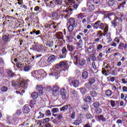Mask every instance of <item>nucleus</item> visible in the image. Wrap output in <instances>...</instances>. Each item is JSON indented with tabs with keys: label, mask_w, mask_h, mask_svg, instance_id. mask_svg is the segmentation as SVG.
Masks as SVG:
<instances>
[{
	"label": "nucleus",
	"mask_w": 127,
	"mask_h": 127,
	"mask_svg": "<svg viewBox=\"0 0 127 127\" xmlns=\"http://www.w3.org/2000/svg\"><path fill=\"white\" fill-rule=\"evenodd\" d=\"M87 6L89 11H94L95 10V5L94 4H91V2L89 1H87Z\"/></svg>",
	"instance_id": "15"
},
{
	"label": "nucleus",
	"mask_w": 127,
	"mask_h": 127,
	"mask_svg": "<svg viewBox=\"0 0 127 127\" xmlns=\"http://www.w3.org/2000/svg\"><path fill=\"white\" fill-rule=\"evenodd\" d=\"M57 119H58V120H62V119H63V115L62 114H59L58 115Z\"/></svg>",
	"instance_id": "62"
},
{
	"label": "nucleus",
	"mask_w": 127,
	"mask_h": 127,
	"mask_svg": "<svg viewBox=\"0 0 127 127\" xmlns=\"http://www.w3.org/2000/svg\"><path fill=\"white\" fill-rule=\"evenodd\" d=\"M90 94L93 98H94L95 97H97V95H98V93L96 91H90Z\"/></svg>",
	"instance_id": "37"
},
{
	"label": "nucleus",
	"mask_w": 127,
	"mask_h": 127,
	"mask_svg": "<svg viewBox=\"0 0 127 127\" xmlns=\"http://www.w3.org/2000/svg\"><path fill=\"white\" fill-rule=\"evenodd\" d=\"M103 35H104V34L102 33V31H97L96 36L97 38L95 39L94 41H95V42H100V40L102 39Z\"/></svg>",
	"instance_id": "10"
},
{
	"label": "nucleus",
	"mask_w": 127,
	"mask_h": 127,
	"mask_svg": "<svg viewBox=\"0 0 127 127\" xmlns=\"http://www.w3.org/2000/svg\"><path fill=\"white\" fill-rule=\"evenodd\" d=\"M106 40L107 41V43H111L112 42V38H111V34L110 33H108L106 35Z\"/></svg>",
	"instance_id": "26"
},
{
	"label": "nucleus",
	"mask_w": 127,
	"mask_h": 127,
	"mask_svg": "<svg viewBox=\"0 0 127 127\" xmlns=\"http://www.w3.org/2000/svg\"><path fill=\"white\" fill-rule=\"evenodd\" d=\"M77 7H78V4H73L71 6H69V7L67 8L66 9H69L71 10H70L69 12H67V14H69V13L71 14V13H72V11L73 10V9H74V8L75 9H77Z\"/></svg>",
	"instance_id": "18"
},
{
	"label": "nucleus",
	"mask_w": 127,
	"mask_h": 127,
	"mask_svg": "<svg viewBox=\"0 0 127 127\" xmlns=\"http://www.w3.org/2000/svg\"><path fill=\"white\" fill-rule=\"evenodd\" d=\"M125 4H126V1H124L122 3L120 4L118 7V8L120 9L121 7H124Z\"/></svg>",
	"instance_id": "59"
},
{
	"label": "nucleus",
	"mask_w": 127,
	"mask_h": 127,
	"mask_svg": "<svg viewBox=\"0 0 127 127\" xmlns=\"http://www.w3.org/2000/svg\"><path fill=\"white\" fill-rule=\"evenodd\" d=\"M95 112L96 114H100L102 113V109L100 108H97V109H95Z\"/></svg>",
	"instance_id": "46"
},
{
	"label": "nucleus",
	"mask_w": 127,
	"mask_h": 127,
	"mask_svg": "<svg viewBox=\"0 0 127 127\" xmlns=\"http://www.w3.org/2000/svg\"><path fill=\"white\" fill-rule=\"evenodd\" d=\"M30 112V109H29V107L24 106L23 107V113L24 114H28Z\"/></svg>",
	"instance_id": "30"
},
{
	"label": "nucleus",
	"mask_w": 127,
	"mask_h": 127,
	"mask_svg": "<svg viewBox=\"0 0 127 127\" xmlns=\"http://www.w3.org/2000/svg\"><path fill=\"white\" fill-rule=\"evenodd\" d=\"M76 16L79 20L81 19V23H82V25L84 27H86V26H87V24H86V23L89 21V18L87 17V15H84V14L80 13L79 14H78Z\"/></svg>",
	"instance_id": "5"
},
{
	"label": "nucleus",
	"mask_w": 127,
	"mask_h": 127,
	"mask_svg": "<svg viewBox=\"0 0 127 127\" xmlns=\"http://www.w3.org/2000/svg\"><path fill=\"white\" fill-rule=\"evenodd\" d=\"M67 48L69 51H70V52H73L74 49H76V48L72 45H67Z\"/></svg>",
	"instance_id": "22"
},
{
	"label": "nucleus",
	"mask_w": 127,
	"mask_h": 127,
	"mask_svg": "<svg viewBox=\"0 0 127 127\" xmlns=\"http://www.w3.org/2000/svg\"><path fill=\"white\" fill-rule=\"evenodd\" d=\"M56 60V56L54 55L49 56L47 60L48 63H53Z\"/></svg>",
	"instance_id": "14"
},
{
	"label": "nucleus",
	"mask_w": 127,
	"mask_h": 127,
	"mask_svg": "<svg viewBox=\"0 0 127 127\" xmlns=\"http://www.w3.org/2000/svg\"><path fill=\"white\" fill-rule=\"evenodd\" d=\"M112 15H114V13L113 12H108L106 14V17H108V18H110L111 16Z\"/></svg>",
	"instance_id": "52"
},
{
	"label": "nucleus",
	"mask_w": 127,
	"mask_h": 127,
	"mask_svg": "<svg viewBox=\"0 0 127 127\" xmlns=\"http://www.w3.org/2000/svg\"><path fill=\"white\" fill-rule=\"evenodd\" d=\"M83 122H82V118H78L77 120H75L74 123L73 125L75 126H79L80 124H82Z\"/></svg>",
	"instance_id": "21"
},
{
	"label": "nucleus",
	"mask_w": 127,
	"mask_h": 127,
	"mask_svg": "<svg viewBox=\"0 0 127 127\" xmlns=\"http://www.w3.org/2000/svg\"><path fill=\"white\" fill-rule=\"evenodd\" d=\"M46 75H47V73L45 72V71L43 69H40V76L43 77V78H44V77H46Z\"/></svg>",
	"instance_id": "28"
},
{
	"label": "nucleus",
	"mask_w": 127,
	"mask_h": 127,
	"mask_svg": "<svg viewBox=\"0 0 127 127\" xmlns=\"http://www.w3.org/2000/svg\"><path fill=\"white\" fill-rule=\"evenodd\" d=\"M111 105L112 107H116V102L115 101L112 100L111 101Z\"/></svg>",
	"instance_id": "61"
},
{
	"label": "nucleus",
	"mask_w": 127,
	"mask_h": 127,
	"mask_svg": "<svg viewBox=\"0 0 127 127\" xmlns=\"http://www.w3.org/2000/svg\"><path fill=\"white\" fill-rule=\"evenodd\" d=\"M68 82L70 85L74 87V88H78L80 85V82L78 79H76L73 77H71L68 79Z\"/></svg>",
	"instance_id": "7"
},
{
	"label": "nucleus",
	"mask_w": 127,
	"mask_h": 127,
	"mask_svg": "<svg viewBox=\"0 0 127 127\" xmlns=\"http://www.w3.org/2000/svg\"><path fill=\"white\" fill-rule=\"evenodd\" d=\"M50 121V119L47 118L42 120L43 124H46V123H48Z\"/></svg>",
	"instance_id": "47"
},
{
	"label": "nucleus",
	"mask_w": 127,
	"mask_h": 127,
	"mask_svg": "<svg viewBox=\"0 0 127 127\" xmlns=\"http://www.w3.org/2000/svg\"><path fill=\"white\" fill-rule=\"evenodd\" d=\"M99 28L103 30V36H106L108 34V31H109V25L106 23H101Z\"/></svg>",
	"instance_id": "8"
},
{
	"label": "nucleus",
	"mask_w": 127,
	"mask_h": 127,
	"mask_svg": "<svg viewBox=\"0 0 127 127\" xmlns=\"http://www.w3.org/2000/svg\"><path fill=\"white\" fill-rule=\"evenodd\" d=\"M102 73L103 75H104V76H109L110 75V73H108L107 72V70L104 69L102 71Z\"/></svg>",
	"instance_id": "54"
},
{
	"label": "nucleus",
	"mask_w": 127,
	"mask_h": 127,
	"mask_svg": "<svg viewBox=\"0 0 127 127\" xmlns=\"http://www.w3.org/2000/svg\"><path fill=\"white\" fill-rule=\"evenodd\" d=\"M7 90H8V88L6 86H2L1 87V91L2 92H7Z\"/></svg>",
	"instance_id": "42"
},
{
	"label": "nucleus",
	"mask_w": 127,
	"mask_h": 127,
	"mask_svg": "<svg viewBox=\"0 0 127 127\" xmlns=\"http://www.w3.org/2000/svg\"><path fill=\"white\" fill-rule=\"evenodd\" d=\"M97 121H102V122H105L107 120L104 118V115H100L97 117Z\"/></svg>",
	"instance_id": "23"
},
{
	"label": "nucleus",
	"mask_w": 127,
	"mask_h": 127,
	"mask_svg": "<svg viewBox=\"0 0 127 127\" xmlns=\"http://www.w3.org/2000/svg\"><path fill=\"white\" fill-rule=\"evenodd\" d=\"M51 90V87L49 86H48L45 87V91L46 92V93L50 92Z\"/></svg>",
	"instance_id": "48"
},
{
	"label": "nucleus",
	"mask_w": 127,
	"mask_h": 127,
	"mask_svg": "<svg viewBox=\"0 0 127 127\" xmlns=\"http://www.w3.org/2000/svg\"><path fill=\"white\" fill-rule=\"evenodd\" d=\"M17 1H18V4H19V5H21L23 4V0H17Z\"/></svg>",
	"instance_id": "63"
},
{
	"label": "nucleus",
	"mask_w": 127,
	"mask_h": 127,
	"mask_svg": "<svg viewBox=\"0 0 127 127\" xmlns=\"http://www.w3.org/2000/svg\"><path fill=\"white\" fill-rule=\"evenodd\" d=\"M71 58L73 60L74 63L79 64L80 66H84L86 64V61L84 59H80V54H78V51H75L71 54Z\"/></svg>",
	"instance_id": "3"
},
{
	"label": "nucleus",
	"mask_w": 127,
	"mask_h": 127,
	"mask_svg": "<svg viewBox=\"0 0 127 127\" xmlns=\"http://www.w3.org/2000/svg\"><path fill=\"white\" fill-rule=\"evenodd\" d=\"M36 90L38 91L40 96H43L44 95V91H43V87L41 85H37Z\"/></svg>",
	"instance_id": "13"
},
{
	"label": "nucleus",
	"mask_w": 127,
	"mask_h": 127,
	"mask_svg": "<svg viewBox=\"0 0 127 127\" xmlns=\"http://www.w3.org/2000/svg\"><path fill=\"white\" fill-rule=\"evenodd\" d=\"M40 69L38 70H36L35 71L33 72V76H34L35 77H36V78H37V77H40Z\"/></svg>",
	"instance_id": "29"
},
{
	"label": "nucleus",
	"mask_w": 127,
	"mask_h": 127,
	"mask_svg": "<svg viewBox=\"0 0 127 127\" xmlns=\"http://www.w3.org/2000/svg\"><path fill=\"white\" fill-rule=\"evenodd\" d=\"M96 83V78L95 77H90L88 80V84L89 85H93Z\"/></svg>",
	"instance_id": "20"
},
{
	"label": "nucleus",
	"mask_w": 127,
	"mask_h": 127,
	"mask_svg": "<svg viewBox=\"0 0 127 127\" xmlns=\"http://www.w3.org/2000/svg\"><path fill=\"white\" fill-rule=\"evenodd\" d=\"M9 39H10V37L9 36V34H6L3 35L2 40L4 41V42H9Z\"/></svg>",
	"instance_id": "17"
},
{
	"label": "nucleus",
	"mask_w": 127,
	"mask_h": 127,
	"mask_svg": "<svg viewBox=\"0 0 127 127\" xmlns=\"http://www.w3.org/2000/svg\"><path fill=\"white\" fill-rule=\"evenodd\" d=\"M60 95L62 96L63 100H66L67 99V90L64 88L61 89Z\"/></svg>",
	"instance_id": "11"
},
{
	"label": "nucleus",
	"mask_w": 127,
	"mask_h": 127,
	"mask_svg": "<svg viewBox=\"0 0 127 127\" xmlns=\"http://www.w3.org/2000/svg\"><path fill=\"white\" fill-rule=\"evenodd\" d=\"M71 117L70 118L72 119H75V117H76V113H75V111H73L71 114H70Z\"/></svg>",
	"instance_id": "56"
},
{
	"label": "nucleus",
	"mask_w": 127,
	"mask_h": 127,
	"mask_svg": "<svg viewBox=\"0 0 127 127\" xmlns=\"http://www.w3.org/2000/svg\"><path fill=\"white\" fill-rule=\"evenodd\" d=\"M67 28H68V30L71 32L73 31V30L74 29V25L68 24Z\"/></svg>",
	"instance_id": "36"
},
{
	"label": "nucleus",
	"mask_w": 127,
	"mask_h": 127,
	"mask_svg": "<svg viewBox=\"0 0 127 127\" xmlns=\"http://www.w3.org/2000/svg\"><path fill=\"white\" fill-rule=\"evenodd\" d=\"M127 44H125L124 43H120L118 47V49H119L120 50H124V49H125V50H126L127 49Z\"/></svg>",
	"instance_id": "16"
},
{
	"label": "nucleus",
	"mask_w": 127,
	"mask_h": 127,
	"mask_svg": "<svg viewBox=\"0 0 127 127\" xmlns=\"http://www.w3.org/2000/svg\"><path fill=\"white\" fill-rule=\"evenodd\" d=\"M12 86L13 87H16V88H20V87H21L23 89H27L28 83H27V81H16L15 80H13L12 81Z\"/></svg>",
	"instance_id": "4"
},
{
	"label": "nucleus",
	"mask_w": 127,
	"mask_h": 127,
	"mask_svg": "<svg viewBox=\"0 0 127 127\" xmlns=\"http://www.w3.org/2000/svg\"><path fill=\"white\" fill-rule=\"evenodd\" d=\"M45 127H53V126L52 125H51V124H50V123H47L45 125Z\"/></svg>",
	"instance_id": "64"
},
{
	"label": "nucleus",
	"mask_w": 127,
	"mask_h": 127,
	"mask_svg": "<svg viewBox=\"0 0 127 127\" xmlns=\"http://www.w3.org/2000/svg\"><path fill=\"white\" fill-rule=\"evenodd\" d=\"M102 48H103V45H102V44H100L97 46L96 50H97V51H100V50H101V49H102Z\"/></svg>",
	"instance_id": "53"
},
{
	"label": "nucleus",
	"mask_w": 127,
	"mask_h": 127,
	"mask_svg": "<svg viewBox=\"0 0 127 127\" xmlns=\"http://www.w3.org/2000/svg\"><path fill=\"white\" fill-rule=\"evenodd\" d=\"M80 91L81 93H82L83 95L86 94V92H87V89L85 88L84 87H81L80 88Z\"/></svg>",
	"instance_id": "39"
},
{
	"label": "nucleus",
	"mask_w": 127,
	"mask_h": 127,
	"mask_svg": "<svg viewBox=\"0 0 127 127\" xmlns=\"http://www.w3.org/2000/svg\"><path fill=\"white\" fill-rule=\"evenodd\" d=\"M45 115L47 117H51V112H50V110H48L45 112Z\"/></svg>",
	"instance_id": "49"
},
{
	"label": "nucleus",
	"mask_w": 127,
	"mask_h": 127,
	"mask_svg": "<svg viewBox=\"0 0 127 127\" xmlns=\"http://www.w3.org/2000/svg\"><path fill=\"white\" fill-rule=\"evenodd\" d=\"M101 21H96L93 25V27H95L96 29L100 28V25H101Z\"/></svg>",
	"instance_id": "27"
},
{
	"label": "nucleus",
	"mask_w": 127,
	"mask_h": 127,
	"mask_svg": "<svg viewBox=\"0 0 127 127\" xmlns=\"http://www.w3.org/2000/svg\"><path fill=\"white\" fill-rule=\"evenodd\" d=\"M77 45L79 46V47H82V46H83V40L81 39L79 40L77 43Z\"/></svg>",
	"instance_id": "41"
},
{
	"label": "nucleus",
	"mask_w": 127,
	"mask_h": 127,
	"mask_svg": "<svg viewBox=\"0 0 127 127\" xmlns=\"http://www.w3.org/2000/svg\"><path fill=\"white\" fill-rule=\"evenodd\" d=\"M70 10H72V9L63 10L62 8H60L58 9L56 12L52 14L53 19L55 20H57V19H59V17H61V18H66L70 14H67V12H69Z\"/></svg>",
	"instance_id": "2"
},
{
	"label": "nucleus",
	"mask_w": 127,
	"mask_h": 127,
	"mask_svg": "<svg viewBox=\"0 0 127 127\" xmlns=\"http://www.w3.org/2000/svg\"><path fill=\"white\" fill-rule=\"evenodd\" d=\"M56 36L59 41L60 46H62V45L65 43V40L64 39L63 33H57L56 34Z\"/></svg>",
	"instance_id": "9"
},
{
	"label": "nucleus",
	"mask_w": 127,
	"mask_h": 127,
	"mask_svg": "<svg viewBox=\"0 0 127 127\" xmlns=\"http://www.w3.org/2000/svg\"><path fill=\"white\" fill-rule=\"evenodd\" d=\"M81 76L83 78V79H86V78H88V72L86 71H84L82 73Z\"/></svg>",
	"instance_id": "32"
},
{
	"label": "nucleus",
	"mask_w": 127,
	"mask_h": 127,
	"mask_svg": "<svg viewBox=\"0 0 127 127\" xmlns=\"http://www.w3.org/2000/svg\"><path fill=\"white\" fill-rule=\"evenodd\" d=\"M92 101V97L90 96L86 97L84 99V101L85 103H90Z\"/></svg>",
	"instance_id": "34"
},
{
	"label": "nucleus",
	"mask_w": 127,
	"mask_h": 127,
	"mask_svg": "<svg viewBox=\"0 0 127 127\" xmlns=\"http://www.w3.org/2000/svg\"><path fill=\"white\" fill-rule=\"evenodd\" d=\"M62 52L63 54L66 55L67 54V53L68 52V51L65 47H64L62 50Z\"/></svg>",
	"instance_id": "40"
},
{
	"label": "nucleus",
	"mask_w": 127,
	"mask_h": 127,
	"mask_svg": "<svg viewBox=\"0 0 127 127\" xmlns=\"http://www.w3.org/2000/svg\"><path fill=\"white\" fill-rule=\"evenodd\" d=\"M52 112L54 114L59 113V109L58 108H54L52 110Z\"/></svg>",
	"instance_id": "44"
},
{
	"label": "nucleus",
	"mask_w": 127,
	"mask_h": 127,
	"mask_svg": "<svg viewBox=\"0 0 127 127\" xmlns=\"http://www.w3.org/2000/svg\"><path fill=\"white\" fill-rule=\"evenodd\" d=\"M69 67L68 63L66 61H64L57 64L56 66L54 67V72H52L50 75L54 76L56 79H58L60 76V71H62V68H64L65 70Z\"/></svg>",
	"instance_id": "1"
},
{
	"label": "nucleus",
	"mask_w": 127,
	"mask_h": 127,
	"mask_svg": "<svg viewBox=\"0 0 127 127\" xmlns=\"http://www.w3.org/2000/svg\"><path fill=\"white\" fill-rule=\"evenodd\" d=\"M69 107H70L69 105H64L63 107L60 108V110L61 112H65L66 110H68Z\"/></svg>",
	"instance_id": "24"
},
{
	"label": "nucleus",
	"mask_w": 127,
	"mask_h": 127,
	"mask_svg": "<svg viewBox=\"0 0 127 127\" xmlns=\"http://www.w3.org/2000/svg\"><path fill=\"white\" fill-rule=\"evenodd\" d=\"M7 74L8 75V76H9V77H11V78H13V77H14V76H15V74L13 72H12V71H10V70H8L7 72Z\"/></svg>",
	"instance_id": "33"
},
{
	"label": "nucleus",
	"mask_w": 127,
	"mask_h": 127,
	"mask_svg": "<svg viewBox=\"0 0 127 127\" xmlns=\"http://www.w3.org/2000/svg\"><path fill=\"white\" fill-rule=\"evenodd\" d=\"M59 87L57 86H54V87L52 89L53 95H54V96H55V97H57V96L59 95Z\"/></svg>",
	"instance_id": "12"
},
{
	"label": "nucleus",
	"mask_w": 127,
	"mask_h": 127,
	"mask_svg": "<svg viewBox=\"0 0 127 127\" xmlns=\"http://www.w3.org/2000/svg\"><path fill=\"white\" fill-rule=\"evenodd\" d=\"M34 10L35 11L37 12V14L38 13H39L40 11H41V8H40V7L38 6H36L34 8Z\"/></svg>",
	"instance_id": "38"
},
{
	"label": "nucleus",
	"mask_w": 127,
	"mask_h": 127,
	"mask_svg": "<svg viewBox=\"0 0 127 127\" xmlns=\"http://www.w3.org/2000/svg\"><path fill=\"white\" fill-rule=\"evenodd\" d=\"M90 58L92 60V61H96L97 60V58L96 57H95V55L94 54H91L90 56Z\"/></svg>",
	"instance_id": "43"
},
{
	"label": "nucleus",
	"mask_w": 127,
	"mask_h": 127,
	"mask_svg": "<svg viewBox=\"0 0 127 127\" xmlns=\"http://www.w3.org/2000/svg\"><path fill=\"white\" fill-rule=\"evenodd\" d=\"M87 51L88 53H92L93 51H94V48L92 46H90L89 48L88 49Z\"/></svg>",
	"instance_id": "51"
},
{
	"label": "nucleus",
	"mask_w": 127,
	"mask_h": 127,
	"mask_svg": "<svg viewBox=\"0 0 127 127\" xmlns=\"http://www.w3.org/2000/svg\"><path fill=\"white\" fill-rule=\"evenodd\" d=\"M116 4V1L115 0H109L108 1L107 4L109 6H114Z\"/></svg>",
	"instance_id": "25"
},
{
	"label": "nucleus",
	"mask_w": 127,
	"mask_h": 127,
	"mask_svg": "<svg viewBox=\"0 0 127 127\" xmlns=\"http://www.w3.org/2000/svg\"><path fill=\"white\" fill-rule=\"evenodd\" d=\"M111 23L112 24V25H113V26H114V27H116V26H117V25H118V22H117V20L114 19L113 21H112L111 22Z\"/></svg>",
	"instance_id": "45"
},
{
	"label": "nucleus",
	"mask_w": 127,
	"mask_h": 127,
	"mask_svg": "<svg viewBox=\"0 0 127 127\" xmlns=\"http://www.w3.org/2000/svg\"><path fill=\"white\" fill-rule=\"evenodd\" d=\"M75 22H76V21L74 19V18H70L68 19L67 25H68V24H69L70 25L74 26V25H75Z\"/></svg>",
	"instance_id": "19"
},
{
	"label": "nucleus",
	"mask_w": 127,
	"mask_h": 127,
	"mask_svg": "<svg viewBox=\"0 0 127 127\" xmlns=\"http://www.w3.org/2000/svg\"><path fill=\"white\" fill-rule=\"evenodd\" d=\"M93 107H94V108H98V107L100 106V103H99V102L96 101L93 103Z\"/></svg>",
	"instance_id": "50"
},
{
	"label": "nucleus",
	"mask_w": 127,
	"mask_h": 127,
	"mask_svg": "<svg viewBox=\"0 0 127 127\" xmlns=\"http://www.w3.org/2000/svg\"><path fill=\"white\" fill-rule=\"evenodd\" d=\"M91 1H93V3L95 4H98L100 3V0H91Z\"/></svg>",
	"instance_id": "58"
},
{
	"label": "nucleus",
	"mask_w": 127,
	"mask_h": 127,
	"mask_svg": "<svg viewBox=\"0 0 127 127\" xmlns=\"http://www.w3.org/2000/svg\"><path fill=\"white\" fill-rule=\"evenodd\" d=\"M60 23H56L53 21H49L48 24L44 26L45 28H54V29H56L59 27Z\"/></svg>",
	"instance_id": "6"
},
{
	"label": "nucleus",
	"mask_w": 127,
	"mask_h": 127,
	"mask_svg": "<svg viewBox=\"0 0 127 127\" xmlns=\"http://www.w3.org/2000/svg\"><path fill=\"white\" fill-rule=\"evenodd\" d=\"M86 118L88 120H90V119H93V115L90 113H87L86 114Z\"/></svg>",
	"instance_id": "55"
},
{
	"label": "nucleus",
	"mask_w": 127,
	"mask_h": 127,
	"mask_svg": "<svg viewBox=\"0 0 127 127\" xmlns=\"http://www.w3.org/2000/svg\"><path fill=\"white\" fill-rule=\"evenodd\" d=\"M31 97L32 99H37L38 98V93L34 92L31 94Z\"/></svg>",
	"instance_id": "35"
},
{
	"label": "nucleus",
	"mask_w": 127,
	"mask_h": 127,
	"mask_svg": "<svg viewBox=\"0 0 127 127\" xmlns=\"http://www.w3.org/2000/svg\"><path fill=\"white\" fill-rule=\"evenodd\" d=\"M112 90H107L105 92V95L107 97L110 98L112 96Z\"/></svg>",
	"instance_id": "31"
},
{
	"label": "nucleus",
	"mask_w": 127,
	"mask_h": 127,
	"mask_svg": "<svg viewBox=\"0 0 127 127\" xmlns=\"http://www.w3.org/2000/svg\"><path fill=\"white\" fill-rule=\"evenodd\" d=\"M39 116L38 117V119H42V118H44V114H42L41 112L39 113Z\"/></svg>",
	"instance_id": "57"
},
{
	"label": "nucleus",
	"mask_w": 127,
	"mask_h": 127,
	"mask_svg": "<svg viewBox=\"0 0 127 127\" xmlns=\"http://www.w3.org/2000/svg\"><path fill=\"white\" fill-rule=\"evenodd\" d=\"M38 63L40 66H43V65H44V62L42 61V59H41Z\"/></svg>",
	"instance_id": "60"
}]
</instances>
